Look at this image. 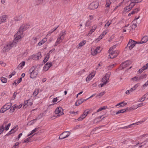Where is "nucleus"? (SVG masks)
<instances>
[{"label": "nucleus", "mask_w": 148, "mask_h": 148, "mask_svg": "<svg viewBox=\"0 0 148 148\" xmlns=\"http://www.w3.org/2000/svg\"><path fill=\"white\" fill-rule=\"evenodd\" d=\"M29 27V26L27 24L22 25L19 29L18 32L15 35L16 40H19L23 37V32L26 30Z\"/></svg>", "instance_id": "nucleus-1"}, {"label": "nucleus", "mask_w": 148, "mask_h": 148, "mask_svg": "<svg viewBox=\"0 0 148 148\" xmlns=\"http://www.w3.org/2000/svg\"><path fill=\"white\" fill-rule=\"evenodd\" d=\"M19 40H16V37H15V38L12 42H9L4 46L2 49L3 52H5L8 51L11 49L15 45Z\"/></svg>", "instance_id": "nucleus-2"}, {"label": "nucleus", "mask_w": 148, "mask_h": 148, "mask_svg": "<svg viewBox=\"0 0 148 148\" xmlns=\"http://www.w3.org/2000/svg\"><path fill=\"white\" fill-rule=\"evenodd\" d=\"M116 47V45L111 47L108 50V52L110 54L109 56L110 58H114L116 57L119 54V51H113V49Z\"/></svg>", "instance_id": "nucleus-3"}, {"label": "nucleus", "mask_w": 148, "mask_h": 148, "mask_svg": "<svg viewBox=\"0 0 148 148\" xmlns=\"http://www.w3.org/2000/svg\"><path fill=\"white\" fill-rule=\"evenodd\" d=\"M37 67L36 66H32L29 70V73L30 74V77L34 78L36 77L38 73L37 70H36Z\"/></svg>", "instance_id": "nucleus-4"}, {"label": "nucleus", "mask_w": 148, "mask_h": 148, "mask_svg": "<svg viewBox=\"0 0 148 148\" xmlns=\"http://www.w3.org/2000/svg\"><path fill=\"white\" fill-rule=\"evenodd\" d=\"M63 109L61 107H59L57 108L55 111V113L56 114V117L58 118L60 117V116L63 115L64 113L62 112Z\"/></svg>", "instance_id": "nucleus-5"}, {"label": "nucleus", "mask_w": 148, "mask_h": 148, "mask_svg": "<svg viewBox=\"0 0 148 148\" xmlns=\"http://www.w3.org/2000/svg\"><path fill=\"white\" fill-rule=\"evenodd\" d=\"M136 43L138 44L139 43L138 42H136L132 39H130L127 47H128L130 50H131L135 46Z\"/></svg>", "instance_id": "nucleus-6"}, {"label": "nucleus", "mask_w": 148, "mask_h": 148, "mask_svg": "<svg viewBox=\"0 0 148 148\" xmlns=\"http://www.w3.org/2000/svg\"><path fill=\"white\" fill-rule=\"evenodd\" d=\"M70 134L71 133L69 132H64L60 134L59 137V138L60 139H63L68 137Z\"/></svg>", "instance_id": "nucleus-7"}, {"label": "nucleus", "mask_w": 148, "mask_h": 148, "mask_svg": "<svg viewBox=\"0 0 148 148\" xmlns=\"http://www.w3.org/2000/svg\"><path fill=\"white\" fill-rule=\"evenodd\" d=\"M98 2L95 1L91 3L89 5V8L90 10H94L97 8L98 6Z\"/></svg>", "instance_id": "nucleus-8"}, {"label": "nucleus", "mask_w": 148, "mask_h": 148, "mask_svg": "<svg viewBox=\"0 0 148 148\" xmlns=\"http://www.w3.org/2000/svg\"><path fill=\"white\" fill-rule=\"evenodd\" d=\"M134 6V3H130L129 4V5H128L124 8V11L126 12H127L129 11L132 9Z\"/></svg>", "instance_id": "nucleus-9"}, {"label": "nucleus", "mask_w": 148, "mask_h": 148, "mask_svg": "<svg viewBox=\"0 0 148 148\" xmlns=\"http://www.w3.org/2000/svg\"><path fill=\"white\" fill-rule=\"evenodd\" d=\"M110 74V73H106L105 76L102 78V82H106V84L108 82V80Z\"/></svg>", "instance_id": "nucleus-10"}, {"label": "nucleus", "mask_w": 148, "mask_h": 148, "mask_svg": "<svg viewBox=\"0 0 148 148\" xmlns=\"http://www.w3.org/2000/svg\"><path fill=\"white\" fill-rule=\"evenodd\" d=\"M52 64L51 62H48L43 67V70L45 71H47L51 66Z\"/></svg>", "instance_id": "nucleus-11"}, {"label": "nucleus", "mask_w": 148, "mask_h": 148, "mask_svg": "<svg viewBox=\"0 0 148 148\" xmlns=\"http://www.w3.org/2000/svg\"><path fill=\"white\" fill-rule=\"evenodd\" d=\"M131 63V62L130 60H127L123 62L122 64L123 69H124L128 66L130 65Z\"/></svg>", "instance_id": "nucleus-12"}, {"label": "nucleus", "mask_w": 148, "mask_h": 148, "mask_svg": "<svg viewBox=\"0 0 148 148\" xmlns=\"http://www.w3.org/2000/svg\"><path fill=\"white\" fill-rule=\"evenodd\" d=\"M97 27V26L96 25H93L92 27V29L89 32L88 34L87 35V36H90L92 33L95 31Z\"/></svg>", "instance_id": "nucleus-13"}, {"label": "nucleus", "mask_w": 148, "mask_h": 148, "mask_svg": "<svg viewBox=\"0 0 148 148\" xmlns=\"http://www.w3.org/2000/svg\"><path fill=\"white\" fill-rule=\"evenodd\" d=\"M30 99H29L26 100V101H25L24 103L23 104V107L24 108L25 107V108H26L28 106H31L32 104V103L30 101Z\"/></svg>", "instance_id": "nucleus-14"}, {"label": "nucleus", "mask_w": 148, "mask_h": 148, "mask_svg": "<svg viewBox=\"0 0 148 148\" xmlns=\"http://www.w3.org/2000/svg\"><path fill=\"white\" fill-rule=\"evenodd\" d=\"M64 39V37L60 36V37L57 38V41L55 43V46H56L57 45L61 42Z\"/></svg>", "instance_id": "nucleus-15"}, {"label": "nucleus", "mask_w": 148, "mask_h": 148, "mask_svg": "<svg viewBox=\"0 0 148 148\" xmlns=\"http://www.w3.org/2000/svg\"><path fill=\"white\" fill-rule=\"evenodd\" d=\"M7 16L5 15H3L0 17V24L6 21Z\"/></svg>", "instance_id": "nucleus-16"}, {"label": "nucleus", "mask_w": 148, "mask_h": 148, "mask_svg": "<svg viewBox=\"0 0 148 148\" xmlns=\"http://www.w3.org/2000/svg\"><path fill=\"white\" fill-rule=\"evenodd\" d=\"M12 105V104L11 103H8L3 106V108L7 110L11 107Z\"/></svg>", "instance_id": "nucleus-17"}, {"label": "nucleus", "mask_w": 148, "mask_h": 148, "mask_svg": "<svg viewBox=\"0 0 148 148\" xmlns=\"http://www.w3.org/2000/svg\"><path fill=\"white\" fill-rule=\"evenodd\" d=\"M148 40V37L147 36H144L142 39V40L139 43L140 44L144 43Z\"/></svg>", "instance_id": "nucleus-18"}, {"label": "nucleus", "mask_w": 148, "mask_h": 148, "mask_svg": "<svg viewBox=\"0 0 148 148\" xmlns=\"http://www.w3.org/2000/svg\"><path fill=\"white\" fill-rule=\"evenodd\" d=\"M137 76L138 78V82H139L141 80L145 78L146 77L147 75L146 74H145L143 75H141Z\"/></svg>", "instance_id": "nucleus-19"}, {"label": "nucleus", "mask_w": 148, "mask_h": 148, "mask_svg": "<svg viewBox=\"0 0 148 148\" xmlns=\"http://www.w3.org/2000/svg\"><path fill=\"white\" fill-rule=\"evenodd\" d=\"M86 42V40H84L82 41L77 46V48L78 49H80V47L84 45Z\"/></svg>", "instance_id": "nucleus-20"}, {"label": "nucleus", "mask_w": 148, "mask_h": 148, "mask_svg": "<svg viewBox=\"0 0 148 148\" xmlns=\"http://www.w3.org/2000/svg\"><path fill=\"white\" fill-rule=\"evenodd\" d=\"M95 75L93 73L90 74L87 77L86 79V81H88L90 80Z\"/></svg>", "instance_id": "nucleus-21"}, {"label": "nucleus", "mask_w": 148, "mask_h": 148, "mask_svg": "<svg viewBox=\"0 0 148 148\" xmlns=\"http://www.w3.org/2000/svg\"><path fill=\"white\" fill-rule=\"evenodd\" d=\"M47 41V38H45L39 42L38 45L40 46L43 44Z\"/></svg>", "instance_id": "nucleus-22"}, {"label": "nucleus", "mask_w": 148, "mask_h": 148, "mask_svg": "<svg viewBox=\"0 0 148 148\" xmlns=\"http://www.w3.org/2000/svg\"><path fill=\"white\" fill-rule=\"evenodd\" d=\"M128 108H126V109H123L121 110H119L117 112H116V114H118L121 113H123L124 112H125L126 111V110H128Z\"/></svg>", "instance_id": "nucleus-23"}, {"label": "nucleus", "mask_w": 148, "mask_h": 148, "mask_svg": "<svg viewBox=\"0 0 148 148\" xmlns=\"http://www.w3.org/2000/svg\"><path fill=\"white\" fill-rule=\"evenodd\" d=\"M84 101H82V99H80L78 100L75 103V105L77 106H78L82 103Z\"/></svg>", "instance_id": "nucleus-24"}, {"label": "nucleus", "mask_w": 148, "mask_h": 148, "mask_svg": "<svg viewBox=\"0 0 148 148\" xmlns=\"http://www.w3.org/2000/svg\"><path fill=\"white\" fill-rule=\"evenodd\" d=\"M131 0H123L122 2L123 4L124 5H129V4L130 3Z\"/></svg>", "instance_id": "nucleus-25"}, {"label": "nucleus", "mask_w": 148, "mask_h": 148, "mask_svg": "<svg viewBox=\"0 0 148 148\" xmlns=\"http://www.w3.org/2000/svg\"><path fill=\"white\" fill-rule=\"evenodd\" d=\"M147 96V95L146 94L144 95L142 97L139 99L138 102H142L144 101L146 98Z\"/></svg>", "instance_id": "nucleus-26"}, {"label": "nucleus", "mask_w": 148, "mask_h": 148, "mask_svg": "<svg viewBox=\"0 0 148 148\" xmlns=\"http://www.w3.org/2000/svg\"><path fill=\"white\" fill-rule=\"evenodd\" d=\"M142 0H131L130 3H133L134 4V5L136 3H140L142 1Z\"/></svg>", "instance_id": "nucleus-27"}, {"label": "nucleus", "mask_w": 148, "mask_h": 148, "mask_svg": "<svg viewBox=\"0 0 148 148\" xmlns=\"http://www.w3.org/2000/svg\"><path fill=\"white\" fill-rule=\"evenodd\" d=\"M16 104H14L12 106L10 110V113H12L14 111L15 109L16 108Z\"/></svg>", "instance_id": "nucleus-28"}, {"label": "nucleus", "mask_w": 148, "mask_h": 148, "mask_svg": "<svg viewBox=\"0 0 148 148\" xmlns=\"http://www.w3.org/2000/svg\"><path fill=\"white\" fill-rule=\"evenodd\" d=\"M66 34V31L64 30H63L60 32L59 35V36H61L62 37H64H64L65 36Z\"/></svg>", "instance_id": "nucleus-29"}, {"label": "nucleus", "mask_w": 148, "mask_h": 148, "mask_svg": "<svg viewBox=\"0 0 148 148\" xmlns=\"http://www.w3.org/2000/svg\"><path fill=\"white\" fill-rule=\"evenodd\" d=\"M137 108H138L137 106H135L133 105L130 108H128V110L129 111H130V110H134L136 109Z\"/></svg>", "instance_id": "nucleus-30"}, {"label": "nucleus", "mask_w": 148, "mask_h": 148, "mask_svg": "<svg viewBox=\"0 0 148 148\" xmlns=\"http://www.w3.org/2000/svg\"><path fill=\"white\" fill-rule=\"evenodd\" d=\"M91 23L92 21L90 20H88L85 23V26L88 27L89 26L91 25Z\"/></svg>", "instance_id": "nucleus-31"}, {"label": "nucleus", "mask_w": 148, "mask_h": 148, "mask_svg": "<svg viewBox=\"0 0 148 148\" xmlns=\"http://www.w3.org/2000/svg\"><path fill=\"white\" fill-rule=\"evenodd\" d=\"M39 89L38 88L35 89L33 93V95L34 96H36L39 93Z\"/></svg>", "instance_id": "nucleus-32"}, {"label": "nucleus", "mask_w": 148, "mask_h": 148, "mask_svg": "<svg viewBox=\"0 0 148 148\" xmlns=\"http://www.w3.org/2000/svg\"><path fill=\"white\" fill-rule=\"evenodd\" d=\"M22 16L20 15L14 18V20L16 21H20L21 20Z\"/></svg>", "instance_id": "nucleus-33"}, {"label": "nucleus", "mask_w": 148, "mask_h": 148, "mask_svg": "<svg viewBox=\"0 0 148 148\" xmlns=\"http://www.w3.org/2000/svg\"><path fill=\"white\" fill-rule=\"evenodd\" d=\"M49 58V55L48 54H47V56H46L44 59L43 60V62L45 63L48 60Z\"/></svg>", "instance_id": "nucleus-34"}, {"label": "nucleus", "mask_w": 148, "mask_h": 148, "mask_svg": "<svg viewBox=\"0 0 148 148\" xmlns=\"http://www.w3.org/2000/svg\"><path fill=\"white\" fill-rule=\"evenodd\" d=\"M1 80L2 82L3 83H6L7 81V79L6 78L3 77H1Z\"/></svg>", "instance_id": "nucleus-35"}, {"label": "nucleus", "mask_w": 148, "mask_h": 148, "mask_svg": "<svg viewBox=\"0 0 148 148\" xmlns=\"http://www.w3.org/2000/svg\"><path fill=\"white\" fill-rule=\"evenodd\" d=\"M38 128H35L33 130H32V131L31 132L30 134H28L27 135V136H30L33 133H34V132H36L38 130Z\"/></svg>", "instance_id": "nucleus-36"}, {"label": "nucleus", "mask_w": 148, "mask_h": 148, "mask_svg": "<svg viewBox=\"0 0 148 148\" xmlns=\"http://www.w3.org/2000/svg\"><path fill=\"white\" fill-rule=\"evenodd\" d=\"M43 115V114L42 113L40 114L37 117V118L35 119V120H37L38 119H40L41 118H42Z\"/></svg>", "instance_id": "nucleus-37"}, {"label": "nucleus", "mask_w": 148, "mask_h": 148, "mask_svg": "<svg viewBox=\"0 0 148 148\" xmlns=\"http://www.w3.org/2000/svg\"><path fill=\"white\" fill-rule=\"evenodd\" d=\"M110 0H106V6L107 7H109L110 5Z\"/></svg>", "instance_id": "nucleus-38"}, {"label": "nucleus", "mask_w": 148, "mask_h": 148, "mask_svg": "<svg viewBox=\"0 0 148 148\" xmlns=\"http://www.w3.org/2000/svg\"><path fill=\"white\" fill-rule=\"evenodd\" d=\"M37 57V60H39V58H41L42 57V56L40 52H38L36 55Z\"/></svg>", "instance_id": "nucleus-39"}, {"label": "nucleus", "mask_w": 148, "mask_h": 148, "mask_svg": "<svg viewBox=\"0 0 148 148\" xmlns=\"http://www.w3.org/2000/svg\"><path fill=\"white\" fill-rule=\"evenodd\" d=\"M136 124V123H134L130 125H129L127 126H126L124 127H122V128L123 129H127V128H130V127H132V125H135V124Z\"/></svg>", "instance_id": "nucleus-40"}, {"label": "nucleus", "mask_w": 148, "mask_h": 148, "mask_svg": "<svg viewBox=\"0 0 148 148\" xmlns=\"http://www.w3.org/2000/svg\"><path fill=\"white\" fill-rule=\"evenodd\" d=\"M17 125H16L13 128L11 129V131H12V132H14V133L18 129L17 128Z\"/></svg>", "instance_id": "nucleus-41"}, {"label": "nucleus", "mask_w": 148, "mask_h": 148, "mask_svg": "<svg viewBox=\"0 0 148 148\" xmlns=\"http://www.w3.org/2000/svg\"><path fill=\"white\" fill-rule=\"evenodd\" d=\"M127 104L126 102H125L124 101L122 102H121V105L119 106V107H122L126 105Z\"/></svg>", "instance_id": "nucleus-42"}, {"label": "nucleus", "mask_w": 148, "mask_h": 148, "mask_svg": "<svg viewBox=\"0 0 148 148\" xmlns=\"http://www.w3.org/2000/svg\"><path fill=\"white\" fill-rule=\"evenodd\" d=\"M19 143L18 142H16L15 143L14 145L13 146L12 148H18V147Z\"/></svg>", "instance_id": "nucleus-43"}, {"label": "nucleus", "mask_w": 148, "mask_h": 148, "mask_svg": "<svg viewBox=\"0 0 148 148\" xmlns=\"http://www.w3.org/2000/svg\"><path fill=\"white\" fill-rule=\"evenodd\" d=\"M35 134H34L32 136H30V137H28V138L25 139L24 141V142L25 143H27L29 142V139H31V138L32 137V136H33Z\"/></svg>", "instance_id": "nucleus-44"}, {"label": "nucleus", "mask_w": 148, "mask_h": 148, "mask_svg": "<svg viewBox=\"0 0 148 148\" xmlns=\"http://www.w3.org/2000/svg\"><path fill=\"white\" fill-rule=\"evenodd\" d=\"M25 63V61H23L18 66L20 67H22L23 66H24Z\"/></svg>", "instance_id": "nucleus-45"}, {"label": "nucleus", "mask_w": 148, "mask_h": 148, "mask_svg": "<svg viewBox=\"0 0 148 148\" xmlns=\"http://www.w3.org/2000/svg\"><path fill=\"white\" fill-rule=\"evenodd\" d=\"M11 125V123H9L7 125H6L5 127V128L4 129V130L6 131L8 130L10 126Z\"/></svg>", "instance_id": "nucleus-46"}, {"label": "nucleus", "mask_w": 148, "mask_h": 148, "mask_svg": "<svg viewBox=\"0 0 148 148\" xmlns=\"http://www.w3.org/2000/svg\"><path fill=\"white\" fill-rule=\"evenodd\" d=\"M4 129V126H2L0 127V134H1L3 131Z\"/></svg>", "instance_id": "nucleus-47"}, {"label": "nucleus", "mask_w": 148, "mask_h": 148, "mask_svg": "<svg viewBox=\"0 0 148 148\" xmlns=\"http://www.w3.org/2000/svg\"><path fill=\"white\" fill-rule=\"evenodd\" d=\"M145 70V69L144 66H143L142 68L139 69V70L138 71V72L139 73H141Z\"/></svg>", "instance_id": "nucleus-48"}, {"label": "nucleus", "mask_w": 148, "mask_h": 148, "mask_svg": "<svg viewBox=\"0 0 148 148\" xmlns=\"http://www.w3.org/2000/svg\"><path fill=\"white\" fill-rule=\"evenodd\" d=\"M105 93V92H101L99 93L98 95L96 96V97H97L98 96H99L100 97H101L102 96H103L104 94Z\"/></svg>", "instance_id": "nucleus-49"}, {"label": "nucleus", "mask_w": 148, "mask_h": 148, "mask_svg": "<svg viewBox=\"0 0 148 148\" xmlns=\"http://www.w3.org/2000/svg\"><path fill=\"white\" fill-rule=\"evenodd\" d=\"M131 80L134 81H137L138 82V78L137 76H136L134 77L133 78H131Z\"/></svg>", "instance_id": "nucleus-50"}, {"label": "nucleus", "mask_w": 148, "mask_h": 148, "mask_svg": "<svg viewBox=\"0 0 148 148\" xmlns=\"http://www.w3.org/2000/svg\"><path fill=\"white\" fill-rule=\"evenodd\" d=\"M33 60H37V57L36 55H33L31 56Z\"/></svg>", "instance_id": "nucleus-51"}, {"label": "nucleus", "mask_w": 148, "mask_h": 148, "mask_svg": "<svg viewBox=\"0 0 148 148\" xmlns=\"http://www.w3.org/2000/svg\"><path fill=\"white\" fill-rule=\"evenodd\" d=\"M5 109L3 108V106L1 109L0 110V112L1 113H3L4 112H5V111H6V110H5Z\"/></svg>", "instance_id": "nucleus-52"}, {"label": "nucleus", "mask_w": 148, "mask_h": 148, "mask_svg": "<svg viewBox=\"0 0 148 148\" xmlns=\"http://www.w3.org/2000/svg\"><path fill=\"white\" fill-rule=\"evenodd\" d=\"M16 108L17 109H18L22 107V104H21L18 106H17V105L16 104Z\"/></svg>", "instance_id": "nucleus-53"}, {"label": "nucleus", "mask_w": 148, "mask_h": 148, "mask_svg": "<svg viewBox=\"0 0 148 148\" xmlns=\"http://www.w3.org/2000/svg\"><path fill=\"white\" fill-rule=\"evenodd\" d=\"M36 120H35V119L31 120L29 123L30 125H31L34 123L35 122H36Z\"/></svg>", "instance_id": "nucleus-54"}, {"label": "nucleus", "mask_w": 148, "mask_h": 148, "mask_svg": "<svg viewBox=\"0 0 148 148\" xmlns=\"http://www.w3.org/2000/svg\"><path fill=\"white\" fill-rule=\"evenodd\" d=\"M97 53H99L98 51H97L96 50H95L93 52L92 51L91 53L92 55H95L97 54Z\"/></svg>", "instance_id": "nucleus-55"}, {"label": "nucleus", "mask_w": 148, "mask_h": 148, "mask_svg": "<svg viewBox=\"0 0 148 148\" xmlns=\"http://www.w3.org/2000/svg\"><path fill=\"white\" fill-rule=\"evenodd\" d=\"M145 104H144V103H140L138 104L137 106H138V107H139L142 106H143L145 105Z\"/></svg>", "instance_id": "nucleus-56"}, {"label": "nucleus", "mask_w": 148, "mask_h": 148, "mask_svg": "<svg viewBox=\"0 0 148 148\" xmlns=\"http://www.w3.org/2000/svg\"><path fill=\"white\" fill-rule=\"evenodd\" d=\"M89 110L88 109L86 110L84 112V113L86 115V116L89 113Z\"/></svg>", "instance_id": "nucleus-57"}, {"label": "nucleus", "mask_w": 148, "mask_h": 148, "mask_svg": "<svg viewBox=\"0 0 148 148\" xmlns=\"http://www.w3.org/2000/svg\"><path fill=\"white\" fill-rule=\"evenodd\" d=\"M17 94V93L16 92H15L14 94H13V97H12V100H14V99L15 98L16 95Z\"/></svg>", "instance_id": "nucleus-58"}, {"label": "nucleus", "mask_w": 148, "mask_h": 148, "mask_svg": "<svg viewBox=\"0 0 148 148\" xmlns=\"http://www.w3.org/2000/svg\"><path fill=\"white\" fill-rule=\"evenodd\" d=\"M14 132H12V131H11V130L8 133L6 134L5 135V136H9L11 134L13 133Z\"/></svg>", "instance_id": "nucleus-59"}, {"label": "nucleus", "mask_w": 148, "mask_h": 148, "mask_svg": "<svg viewBox=\"0 0 148 148\" xmlns=\"http://www.w3.org/2000/svg\"><path fill=\"white\" fill-rule=\"evenodd\" d=\"M43 0H37V3L38 4H40L42 3Z\"/></svg>", "instance_id": "nucleus-60"}, {"label": "nucleus", "mask_w": 148, "mask_h": 148, "mask_svg": "<svg viewBox=\"0 0 148 148\" xmlns=\"http://www.w3.org/2000/svg\"><path fill=\"white\" fill-rule=\"evenodd\" d=\"M138 84H136L132 88L134 89V90H135L136 89V88L138 87Z\"/></svg>", "instance_id": "nucleus-61"}, {"label": "nucleus", "mask_w": 148, "mask_h": 148, "mask_svg": "<svg viewBox=\"0 0 148 148\" xmlns=\"http://www.w3.org/2000/svg\"><path fill=\"white\" fill-rule=\"evenodd\" d=\"M111 23L109 22V21H108L107 22V23L105 24V26H107L108 27L109 25L111 24Z\"/></svg>", "instance_id": "nucleus-62"}, {"label": "nucleus", "mask_w": 148, "mask_h": 148, "mask_svg": "<svg viewBox=\"0 0 148 148\" xmlns=\"http://www.w3.org/2000/svg\"><path fill=\"white\" fill-rule=\"evenodd\" d=\"M84 119L81 116L77 119V120L79 121H80Z\"/></svg>", "instance_id": "nucleus-63"}, {"label": "nucleus", "mask_w": 148, "mask_h": 148, "mask_svg": "<svg viewBox=\"0 0 148 148\" xmlns=\"http://www.w3.org/2000/svg\"><path fill=\"white\" fill-rule=\"evenodd\" d=\"M100 47H97L96 48L95 50H96V51H98V53H99L101 51V50H100Z\"/></svg>", "instance_id": "nucleus-64"}]
</instances>
